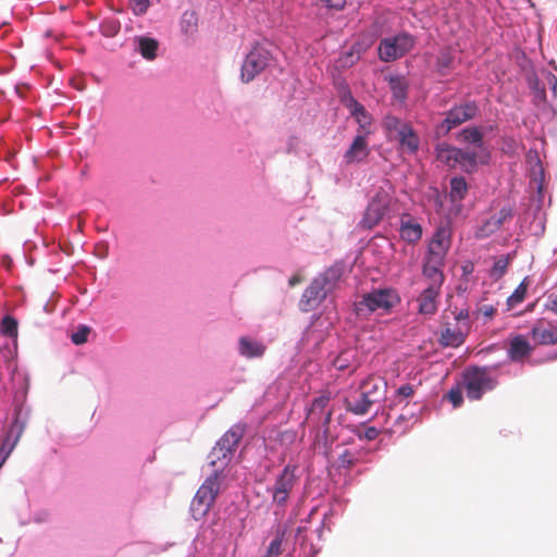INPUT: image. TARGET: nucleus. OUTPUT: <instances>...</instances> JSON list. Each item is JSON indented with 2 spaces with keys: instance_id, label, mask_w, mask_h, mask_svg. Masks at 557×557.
Listing matches in <instances>:
<instances>
[{
  "instance_id": "nucleus-1",
  "label": "nucleus",
  "mask_w": 557,
  "mask_h": 557,
  "mask_svg": "<svg viewBox=\"0 0 557 557\" xmlns=\"http://www.w3.org/2000/svg\"><path fill=\"white\" fill-rule=\"evenodd\" d=\"M245 434L244 424H235L218 441L212 448L209 458L214 467L213 472L206 478L193 498L190 510L196 520L202 519L210 511L221 492L225 479L224 468L227 466L231 455L237 448Z\"/></svg>"
},
{
  "instance_id": "nucleus-2",
  "label": "nucleus",
  "mask_w": 557,
  "mask_h": 557,
  "mask_svg": "<svg viewBox=\"0 0 557 557\" xmlns=\"http://www.w3.org/2000/svg\"><path fill=\"white\" fill-rule=\"evenodd\" d=\"M450 236L449 223L442 222L429 243L424 273L442 272L444 258L450 247Z\"/></svg>"
},
{
  "instance_id": "nucleus-3",
  "label": "nucleus",
  "mask_w": 557,
  "mask_h": 557,
  "mask_svg": "<svg viewBox=\"0 0 557 557\" xmlns=\"http://www.w3.org/2000/svg\"><path fill=\"white\" fill-rule=\"evenodd\" d=\"M394 187L388 181H382L368 205L360 224L368 230L380 223L393 203Z\"/></svg>"
},
{
  "instance_id": "nucleus-4",
  "label": "nucleus",
  "mask_w": 557,
  "mask_h": 557,
  "mask_svg": "<svg viewBox=\"0 0 557 557\" xmlns=\"http://www.w3.org/2000/svg\"><path fill=\"white\" fill-rule=\"evenodd\" d=\"M398 301L399 297L392 289H375L355 304V311L360 317H368L377 310L388 312Z\"/></svg>"
},
{
  "instance_id": "nucleus-5",
  "label": "nucleus",
  "mask_w": 557,
  "mask_h": 557,
  "mask_svg": "<svg viewBox=\"0 0 557 557\" xmlns=\"http://www.w3.org/2000/svg\"><path fill=\"white\" fill-rule=\"evenodd\" d=\"M384 125L389 138L398 141L403 151L414 153L418 150V135L411 124L396 116H387Z\"/></svg>"
},
{
  "instance_id": "nucleus-6",
  "label": "nucleus",
  "mask_w": 557,
  "mask_h": 557,
  "mask_svg": "<svg viewBox=\"0 0 557 557\" xmlns=\"http://www.w3.org/2000/svg\"><path fill=\"white\" fill-rule=\"evenodd\" d=\"M493 380L484 368H472L463 375V388L470 400H479L483 394L495 387Z\"/></svg>"
},
{
  "instance_id": "nucleus-7",
  "label": "nucleus",
  "mask_w": 557,
  "mask_h": 557,
  "mask_svg": "<svg viewBox=\"0 0 557 557\" xmlns=\"http://www.w3.org/2000/svg\"><path fill=\"white\" fill-rule=\"evenodd\" d=\"M425 287L420 295V314H434L437 310V297L444 282L443 272L424 273Z\"/></svg>"
},
{
  "instance_id": "nucleus-8",
  "label": "nucleus",
  "mask_w": 557,
  "mask_h": 557,
  "mask_svg": "<svg viewBox=\"0 0 557 557\" xmlns=\"http://www.w3.org/2000/svg\"><path fill=\"white\" fill-rule=\"evenodd\" d=\"M271 61V53L260 46H255L246 55L242 65L240 77L244 83L251 82L263 72Z\"/></svg>"
},
{
  "instance_id": "nucleus-9",
  "label": "nucleus",
  "mask_w": 557,
  "mask_h": 557,
  "mask_svg": "<svg viewBox=\"0 0 557 557\" xmlns=\"http://www.w3.org/2000/svg\"><path fill=\"white\" fill-rule=\"evenodd\" d=\"M413 45V37L407 34L385 38L380 42L379 57L384 62H392L403 57Z\"/></svg>"
},
{
  "instance_id": "nucleus-10",
  "label": "nucleus",
  "mask_w": 557,
  "mask_h": 557,
  "mask_svg": "<svg viewBox=\"0 0 557 557\" xmlns=\"http://www.w3.org/2000/svg\"><path fill=\"white\" fill-rule=\"evenodd\" d=\"M529 336L535 348L557 346V323L545 318L537 319L531 325Z\"/></svg>"
},
{
  "instance_id": "nucleus-11",
  "label": "nucleus",
  "mask_w": 557,
  "mask_h": 557,
  "mask_svg": "<svg viewBox=\"0 0 557 557\" xmlns=\"http://www.w3.org/2000/svg\"><path fill=\"white\" fill-rule=\"evenodd\" d=\"M297 478L295 468L286 466L276 478L272 488V500L277 506H284L288 500L289 494L296 484Z\"/></svg>"
},
{
  "instance_id": "nucleus-12",
  "label": "nucleus",
  "mask_w": 557,
  "mask_h": 557,
  "mask_svg": "<svg viewBox=\"0 0 557 557\" xmlns=\"http://www.w3.org/2000/svg\"><path fill=\"white\" fill-rule=\"evenodd\" d=\"M330 401V394H322L312 400L306 418L309 425L314 426L331 423L333 409L329 408Z\"/></svg>"
},
{
  "instance_id": "nucleus-13",
  "label": "nucleus",
  "mask_w": 557,
  "mask_h": 557,
  "mask_svg": "<svg viewBox=\"0 0 557 557\" xmlns=\"http://www.w3.org/2000/svg\"><path fill=\"white\" fill-rule=\"evenodd\" d=\"M479 108L474 101H469L460 106L451 108L443 121L441 127L448 133L451 128L459 126L460 124L470 121L476 116Z\"/></svg>"
},
{
  "instance_id": "nucleus-14",
  "label": "nucleus",
  "mask_w": 557,
  "mask_h": 557,
  "mask_svg": "<svg viewBox=\"0 0 557 557\" xmlns=\"http://www.w3.org/2000/svg\"><path fill=\"white\" fill-rule=\"evenodd\" d=\"M326 297V286L323 280L314 278L311 284L304 290L299 307L304 312H309L319 307Z\"/></svg>"
},
{
  "instance_id": "nucleus-15",
  "label": "nucleus",
  "mask_w": 557,
  "mask_h": 557,
  "mask_svg": "<svg viewBox=\"0 0 557 557\" xmlns=\"http://www.w3.org/2000/svg\"><path fill=\"white\" fill-rule=\"evenodd\" d=\"M535 347L531 339L529 341L525 336L518 334L513 335L509 339L507 348V357L512 362H523L527 358L531 357Z\"/></svg>"
},
{
  "instance_id": "nucleus-16",
  "label": "nucleus",
  "mask_w": 557,
  "mask_h": 557,
  "mask_svg": "<svg viewBox=\"0 0 557 557\" xmlns=\"http://www.w3.org/2000/svg\"><path fill=\"white\" fill-rule=\"evenodd\" d=\"M386 388V381L376 375H369L359 385V391H362L364 397L368 398L366 403L373 404H376L384 398Z\"/></svg>"
},
{
  "instance_id": "nucleus-17",
  "label": "nucleus",
  "mask_w": 557,
  "mask_h": 557,
  "mask_svg": "<svg viewBox=\"0 0 557 557\" xmlns=\"http://www.w3.org/2000/svg\"><path fill=\"white\" fill-rule=\"evenodd\" d=\"M368 398L364 397L362 391H354L347 395L343 403L345 409L356 416H363L369 412L370 408L374 405L373 403H366Z\"/></svg>"
},
{
  "instance_id": "nucleus-18",
  "label": "nucleus",
  "mask_w": 557,
  "mask_h": 557,
  "mask_svg": "<svg viewBox=\"0 0 557 557\" xmlns=\"http://www.w3.org/2000/svg\"><path fill=\"white\" fill-rule=\"evenodd\" d=\"M369 154L366 133L358 134L348 150L345 152L346 163L360 162Z\"/></svg>"
},
{
  "instance_id": "nucleus-19",
  "label": "nucleus",
  "mask_w": 557,
  "mask_h": 557,
  "mask_svg": "<svg viewBox=\"0 0 557 557\" xmlns=\"http://www.w3.org/2000/svg\"><path fill=\"white\" fill-rule=\"evenodd\" d=\"M315 435L313 440L314 449L324 456H329L331 453L332 444L335 441V437L330 433V424H320L314 425Z\"/></svg>"
},
{
  "instance_id": "nucleus-20",
  "label": "nucleus",
  "mask_w": 557,
  "mask_h": 557,
  "mask_svg": "<svg viewBox=\"0 0 557 557\" xmlns=\"http://www.w3.org/2000/svg\"><path fill=\"white\" fill-rule=\"evenodd\" d=\"M466 339V333L460 326L446 325L441 332V344L446 347H459Z\"/></svg>"
},
{
  "instance_id": "nucleus-21",
  "label": "nucleus",
  "mask_w": 557,
  "mask_h": 557,
  "mask_svg": "<svg viewBox=\"0 0 557 557\" xmlns=\"http://www.w3.org/2000/svg\"><path fill=\"white\" fill-rule=\"evenodd\" d=\"M400 237L410 243L414 244L418 240V222L410 214H403L400 219L399 227Z\"/></svg>"
},
{
  "instance_id": "nucleus-22",
  "label": "nucleus",
  "mask_w": 557,
  "mask_h": 557,
  "mask_svg": "<svg viewBox=\"0 0 557 557\" xmlns=\"http://www.w3.org/2000/svg\"><path fill=\"white\" fill-rule=\"evenodd\" d=\"M478 164V154L472 151L457 149L455 168L459 166L462 171L471 173Z\"/></svg>"
},
{
  "instance_id": "nucleus-23",
  "label": "nucleus",
  "mask_w": 557,
  "mask_h": 557,
  "mask_svg": "<svg viewBox=\"0 0 557 557\" xmlns=\"http://www.w3.org/2000/svg\"><path fill=\"white\" fill-rule=\"evenodd\" d=\"M21 434V429L16 425H12L7 437L4 438L2 446L0 447V467L4 463L13 448L15 447Z\"/></svg>"
},
{
  "instance_id": "nucleus-24",
  "label": "nucleus",
  "mask_w": 557,
  "mask_h": 557,
  "mask_svg": "<svg viewBox=\"0 0 557 557\" xmlns=\"http://www.w3.org/2000/svg\"><path fill=\"white\" fill-rule=\"evenodd\" d=\"M239 351L247 358L261 357L265 351V346L259 342H252L247 337L239 339Z\"/></svg>"
},
{
  "instance_id": "nucleus-25",
  "label": "nucleus",
  "mask_w": 557,
  "mask_h": 557,
  "mask_svg": "<svg viewBox=\"0 0 557 557\" xmlns=\"http://www.w3.org/2000/svg\"><path fill=\"white\" fill-rule=\"evenodd\" d=\"M449 197L453 202L462 201L468 194V184L465 177L455 176L450 180Z\"/></svg>"
},
{
  "instance_id": "nucleus-26",
  "label": "nucleus",
  "mask_w": 557,
  "mask_h": 557,
  "mask_svg": "<svg viewBox=\"0 0 557 557\" xmlns=\"http://www.w3.org/2000/svg\"><path fill=\"white\" fill-rule=\"evenodd\" d=\"M349 108L351 110V114L355 116L356 122L360 125V127L366 131L371 125V119L367 114L364 107L359 103L354 98L349 101Z\"/></svg>"
},
{
  "instance_id": "nucleus-27",
  "label": "nucleus",
  "mask_w": 557,
  "mask_h": 557,
  "mask_svg": "<svg viewBox=\"0 0 557 557\" xmlns=\"http://www.w3.org/2000/svg\"><path fill=\"white\" fill-rule=\"evenodd\" d=\"M457 149L447 144H441L436 147V159L449 168H455Z\"/></svg>"
},
{
  "instance_id": "nucleus-28",
  "label": "nucleus",
  "mask_w": 557,
  "mask_h": 557,
  "mask_svg": "<svg viewBox=\"0 0 557 557\" xmlns=\"http://www.w3.org/2000/svg\"><path fill=\"white\" fill-rule=\"evenodd\" d=\"M159 44L156 39L150 37L138 38V50L140 54L147 60H153L157 57Z\"/></svg>"
},
{
  "instance_id": "nucleus-29",
  "label": "nucleus",
  "mask_w": 557,
  "mask_h": 557,
  "mask_svg": "<svg viewBox=\"0 0 557 557\" xmlns=\"http://www.w3.org/2000/svg\"><path fill=\"white\" fill-rule=\"evenodd\" d=\"M499 221L495 215L486 219L475 231V237L483 239L496 233L500 228Z\"/></svg>"
},
{
  "instance_id": "nucleus-30",
  "label": "nucleus",
  "mask_w": 557,
  "mask_h": 557,
  "mask_svg": "<svg viewBox=\"0 0 557 557\" xmlns=\"http://www.w3.org/2000/svg\"><path fill=\"white\" fill-rule=\"evenodd\" d=\"M459 139L467 144H473L481 148L483 146V134L478 127H468L458 135Z\"/></svg>"
},
{
  "instance_id": "nucleus-31",
  "label": "nucleus",
  "mask_w": 557,
  "mask_h": 557,
  "mask_svg": "<svg viewBox=\"0 0 557 557\" xmlns=\"http://www.w3.org/2000/svg\"><path fill=\"white\" fill-rule=\"evenodd\" d=\"M529 283L527 282V278H524L513 290V293L507 298V310L513 309L516 306L521 304L528 292Z\"/></svg>"
},
{
  "instance_id": "nucleus-32",
  "label": "nucleus",
  "mask_w": 557,
  "mask_h": 557,
  "mask_svg": "<svg viewBox=\"0 0 557 557\" xmlns=\"http://www.w3.org/2000/svg\"><path fill=\"white\" fill-rule=\"evenodd\" d=\"M181 29L186 35H193L198 29V16L195 11H185L181 18Z\"/></svg>"
},
{
  "instance_id": "nucleus-33",
  "label": "nucleus",
  "mask_w": 557,
  "mask_h": 557,
  "mask_svg": "<svg viewBox=\"0 0 557 557\" xmlns=\"http://www.w3.org/2000/svg\"><path fill=\"white\" fill-rule=\"evenodd\" d=\"M17 321L11 315H5L1 321V333L9 337L17 336Z\"/></svg>"
},
{
  "instance_id": "nucleus-34",
  "label": "nucleus",
  "mask_w": 557,
  "mask_h": 557,
  "mask_svg": "<svg viewBox=\"0 0 557 557\" xmlns=\"http://www.w3.org/2000/svg\"><path fill=\"white\" fill-rule=\"evenodd\" d=\"M342 274H343V268L341 265H333V267L329 268L324 272V274L318 278L323 280L324 285L327 286V285H332L336 281H338L339 277L342 276Z\"/></svg>"
},
{
  "instance_id": "nucleus-35",
  "label": "nucleus",
  "mask_w": 557,
  "mask_h": 557,
  "mask_svg": "<svg viewBox=\"0 0 557 557\" xmlns=\"http://www.w3.org/2000/svg\"><path fill=\"white\" fill-rule=\"evenodd\" d=\"M357 461H358V459L355 456V454L351 453L348 449H345L339 455L338 460H337V465H338V468L349 470V469H351L357 463Z\"/></svg>"
},
{
  "instance_id": "nucleus-36",
  "label": "nucleus",
  "mask_w": 557,
  "mask_h": 557,
  "mask_svg": "<svg viewBox=\"0 0 557 557\" xmlns=\"http://www.w3.org/2000/svg\"><path fill=\"white\" fill-rule=\"evenodd\" d=\"M284 540V532H278L275 539L270 543L267 554L263 557L278 556L283 553L282 544Z\"/></svg>"
},
{
  "instance_id": "nucleus-37",
  "label": "nucleus",
  "mask_w": 557,
  "mask_h": 557,
  "mask_svg": "<svg viewBox=\"0 0 557 557\" xmlns=\"http://www.w3.org/2000/svg\"><path fill=\"white\" fill-rule=\"evenodd\" d=\"M417 422L418 418L414 416V413L407 410L397 417L395 424L406 430L409 426L412 428Z\"/></svg>"
},
{
  "instance_id": "nucleus-38",
  "label": "nucleus",
  "mask_w": 557,
  "mask_h": 557,
  "mask_svg": "<svg viewBox=\"0 0 557 557\" xmlns=\"http://www.w3.org/2000/svg\"><path fill=\"white\" fill-rule=\"evenodd\" d=\"M90 327L87 325H81L76 332L71 335V339L75 345L85 344L88 339Z\"/></svg>"
},
{
  "instance_id": "nucleus-39",
  "label": "nucleus",
  "mask_w": 557,
  "mask_h": 557,
  "mask_svg": "<svg viewBox=\"0 0 557 557\" xmlns=\"http://www.w3.org/2000/svg\"><path fill=\"white\" fill-rule=\"evenodd\" d=\"M101 32L104 36H114L120 32V22L115 20L103 21L101 24Z\"/></svg>"
},
{
  "instance_id": "nucleus-40",
  "label": "nucleus",
  "mask_w": 557,
  "mask_h": 557,
  "mask_svg": "<svg viewBox=\"0 0 557 557\" xmlns=\"http://www.w3.org/2000/svg\"><path fill=\"white\" fill-rule=\"evenodd\" d=\"M508 263V259L506 258L498 259L491 270V276L496 280L500 278L506 273Z\"/></svg>"
},
{
  "instance_id": "nucleus-41",
  "label": "nucleus",
  "mask_w": 557,
  "mask_h": 557,
  "mask_svg": "<svg viewBox=\"0 0 557 557\" xmlns=\"http://www.w3.org/2000/svg\"><path fill=\"white\" fill-rule=\"evenodd\" d=\"M129 1H131L132 11L137 16L144 15L150 7L149 0H129Z\"/></svg>"
},
{
  "instance_id": "nucleus-42",
  "label": "nucleus",
  "mask_w": 557,
  "mask_h": 557,
  "mask_svg": "<svg viewBox=\"0 0 557 557\" xmlns=\"http://www.w3.org/2000/svg\"><path fill=\"white\" fill-rule=\"evenodd\" d=\"M379 434H380V431L374 426H367L363 431H361V430L356 431V436L359 440L373 441L379 436Z\"/></svg>"
},
{
  "instance_id": "nucleus-43",
  "label": "nucleus",
  "mask_w": 557,
  "mask_h": 557,
  "mask_svg": "<svg viewBox=\"0 0 557 557\" xmlns=\"http://www.w3.org/2000/svg\"><path fill=\"white\" fill-rule=\"evenodd\" d=\"M496 313V308L492 305H482L475 311V318L480 319L481 317L485 320H491Z\"/></svg>"
},
{
  "instance_id": "nucleus-44",
  "label": "nucleus",
  "mask_w": 557,
  "mask_h": 557,
  "mask_svg": "<svg viewBox=\"0 0 557 557\" xmlns=\"http://www.w3.org/2000/svg\"><path fill=\"white\" fill-rule=\"evenodd\" d=\"M447 398L455 408L459 407L463 401L462 389L460 387L451 388L447 394Z\"/></svg>"
},
{
  "instance_id": "nucleus-45",
  "label": "nucleus",
  "mask_w": 557,
  "mask_h": 557,
  "mask_svg": "<svg viewBox=\"0 0 557 557\" xmlns=\"http://www.w3.org/2000/svg\"><path fill=\"white\" fill-rule=\"evenodd\" d=\"M451 61H453V59H451L450 54L448 52H443L438 57V61H437L438 71L442 74H446V70H448L450 67Z\"/></svg>"
},
{
  "instance_id": "nucleus-46",
  "label": "nucleus",
  "mask_w": 557,
  "mask_h": 557,
  "mask_svg": "<svg viewBox=\"0 0 557 557\" xmlns=\"http://www.w3.org/2000/svg\"><path fill=\"white\" fill-rule=\"evenodd\" d=\"M348 355L349 354L346 351V352H342L339 356H337L335 358V360L333 361V364L337 370L344 371V370L348 369V362H349Z\"/></svg>"
},
{
  "instance_id": "nucleus-47",
  "label": "nucleus",
  "mask_w": 557,
  "mask_h": 557,
  "mask_svg": "<svg viewBox=\"0 0 557 557\" xmlns=\"http://www.w3.org/2000/svg\"><path fill=\"white\" fill-rule=\"evenodd\" d=\"M517 141L513 138H505L503 140L502 150L506 154H513L516 151Z\"/></svg>"
},
{
  "instance_id": "nucleus-48",
  "label": "nucleus",
  "mask_w": 557,
  "mask_h": 557,
  "mask_svg": "<svg viewBox=\"0 0 557 557\" xmlns=\"http://www.w3.org/2000/svg\"><path fill=\"white\" fill-rule=\"evenodd\" d=\"M414 394V389L411 385H403L397 389V395L401 399H407L408 397H412Z\"/></svg>"
},
{
  "instance_id": "nucleus-49",
  "label": "nucleus",
  "mask_w": 557,
  "mask_h": 557,
  "mask_svg": "<svg viewBox=\"0 0 557 557\" xmlns=\"http://www.w3.org/2000/svg\"><path fill=\"white\" fill-rule=\"evenodd\" d=\"M545 308L546 310L557 314V294H552L548 296Z\"/></svg>"
},
{
  "instance_id": "nucleus-50",
  "label": "nucleus",
  "mask_w": 557,
  "mask_h": 557,
  "mask_svg": "<svg viewBox=\"0 0 557 557\" xmlns=\"http://www.w3.org/2000/svg\"><path fill=\"white\" fill-rule=\"evenodd\" d=\"M327 8L341 10L345 7L346 0H321Z\"/></svg>"
},
{
  "instance_id": "nucleus-51",
  "label": "nucleus",
  "mask_w": 557,
  "mask_h": 557,
  "mask_svg": "<svg viewBox=\"0 0 557 557\" xmlns=\"http://www.w3.org/2000/svg\"><path fill=\"white\" fill-rule=\"evenodd\" d=\"M512 218V210L510 208H502L496 220H500V226L503 223Z\"/></svg>"
},
{
  "instance_id": "nucleus-52",
  "label": "nucleus",
  "mask_w": 557,
  "mask_h": 557,
  "mask_svg": "<svg viewBox=\"0 0 557 557\" xmlns=\"http://www.w3.org/2000/svg\"><path fill=\"white\" fill-rule=\"evenodd\" d=\"M534 95L536 102H545L546 100V91L544 87H540L539 84L534 86Z\"/></svg>"
},
{
  "instance_id": "nucleus-53",
  "label": "nucleus",
  "mask_w": 557,
  "mask_h": 557,
  "mask_svg": "<svg viewBox=\"0 0 557 557\" xmlns=\"http://www.w3.org/2000/svg\"><path fill=\"white\" fill-rule=\"evenodd\" d=\"M395 96L399 99H404L406 96L405 88L400 86V82H397L394 86Z\"/></svg>"
},
{
  "instance_id": "nucleus-54",
  "label": "nucleus",
  "mask_w": 557,
  "mask_h": 557,
  "mask_svg": "<svg viewBox=\"0 0 557 557\" xmlns=\"http://www.w3.org/2000/svg\"><path fill=\"white\" fill-rule=\"evenodd\" d=\"M548 84L550 85L554 97L557 98V78H556V76L549 75Z\"/></svg>"
},
{
  "instance_id": "nucleus-55",
  "label": "nucleus",
  "mask_w": 557,
  "mask_h": 557,
  "mask_svg": "<svg viewBox=\"0 0 557 557\" xmlns=\"http://www.w3.org/2000/svg\"><path fill=\"white\" fill-rule=\"evenodd\" d=\"M469 319V311L466 310V309H462L458 312V314L456 315V320L458 322L460 321H467Z\"/></svg>"
},
{
  "instance_id": "nucleus-56",
  "label": "nucleus",
  "mask_w": 557,
  "mask_h": 557,
  "mask_svg": "<svg viewBox=\"0 0 557 557\" xmlns=\"http://www.w3.org/2000/svg\"><path fill=\"white\" fill-rule=\"evenodd\" d=\"M301 281H302L301 276L299 274H295L289 278L288 284L290 287H294L295 285L299 284Z\"/></svg>"
},
{
  "instance_id": "nucleus-57",
  "label": "nucleus",
  "mask_w": 557,
  "mask_h": 557,
  "mask_svg": "<svg viewBox=\"0 0 557 557\" xmlns=\"http://www.w3.org/2000/svg\"><path fill=\"white\" fill-rule=\"evenodd\" d=\"M76 88H77L78 90H82V89H83V87H82V86H79V84H76Z\"/></svg>"
},
{
  "instance_id": "nucleus-58",
  "label": "nucleus",
  "mask_w": 557,
  "mask_h": 557,
  "mask_svg": "<svg viewBox=\"0 0 557 557\" xmlns=\"http://www.w3.org/2000/svg\"><path fill=\"white\" fill-rule=\"evenodd\" d=\"M76 88H77L78 90H82V89H83V87H82V86H79V84H76Z\"/></svg>"
}]
</instances>
